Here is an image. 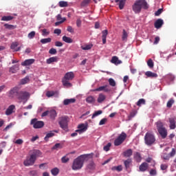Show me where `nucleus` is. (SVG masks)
I'll return each mask as SVG.
<instances>
[{"label": "nucleus", "instance_id": "obj_11", "mask_svg": "<svg viewBox=\"0 0 176 176\" xmlns=\"http://www.w3.org/2000/svg\"><path fill=\"white\" fill-rule=\"evenodd\" d=\"M94 91H104V93H109L111 91V87L108 85H103L95 89Z\"/></svg>", "mask_w": 176, "mask_h": 176}, {"label": "nucleus", "instance_id": "obj_7", "mask_svg": "<svg viewBox=\"0 0 176 176\" xmlns=\"http://www.w3.org/2000/svg\"><path fill=\"white\" fill-rule=\"evenodd\" d=\"M59 124L63 130L68 129V116H65L60 118Z\"/></svg>", "mask_w": 176, "mask_h": 176}, {"label": "nucleus", "instance_id": "obj_53", "mask_svg": "<svg viewBox=\"0 0 176 176\" xmlns=\"http://www.w3.org/2000/svg\"><path fill=\"white\" fill-rule=\"evenodd\" d=\"M61 162L62 163H68V162H69V158L67 157V155H65L61 158Z\"/></svg>", "mask_w": 176, "mask_h": 176}, {"label": "nucleus", "instance_id": "obj_31", "mask_svg": "<svg viewBox=\"0 0 176 176\" xmlns=\"http://www.w3.org/2000/svg\"><path fill=\"white\" fill-rule=\"evenodd\" d=\"M105 98H107V96H105V95H104L103 94H100L98 98V102L101 104V102L105 101Z\"/></svg>", "mask_w": 176, "mask_h": 176}, {"label": "nucleus", "instance_id": "obj_18", "mask_svg": "<svg viewBox=\"0 0 176 176\" xmlns=\"http://www.w3.org/2000/svg\"><path fill=\"white\" fill-rule=\"evenodd\" d=\"M35 63V59H26L24 62L21 63L23 67H27L28 65H32Z\"/></svg>", "mask_w": 176, "mask_h": 176}, {"label": "nucleus", "instance_id": "obj_15", "mask_svg": "<svg viewBox=\"0 0 176 176\" xmlns=\"http://www.w3.org/2000/svg\"><path fill=\"white\" fill-rule=\"evenodd\" d=\"M14 109H16V106L14 104L10 105L6 111V115H7V116H10V115H12V113L14 112Z\"/></svg>", "mask_w": 176, "mask_h": 176}, {"label": "nucleus", "instance_id": "obj_25", "mask_svg": "<svg viewBox=\"0 0 176 176\" xmlns=\"http://www.w3.org/2000/svg\"><path fill=\"white\" fill-rule=\"evenodd\" d=\"M126 0H115V2L116 3L119 2V8L122 10L124 8V5H126Z\"/></svg>", "mask_w": 176, "mask_h": 176}, {"label": "nucleus", "instance_id": "obj_48", "mask_svg": "<svg viewBox=\"0 0 176 176\" xmlns=\"http://www.w3.org/2000/svg\"><path fill=\"white\" fill-rule=\"evenodd\" d=\"M111 146H112V144L111 142H109L106 146L103 147V150L105 151V152H108V151H109Z\"/></svg>", "mask_w": 176, "mask_h": 176}, {"label": "nucleus", "instance_id": "obj_6", "mask_svg": "<svg viewBox=\"0 0 176 176\" xmlns=\"http://www.w3.org/2000/svg\"><path fill=\"white\" fill-rule=\"evenodd\" d=\"M127 138V134L124 132H122V133L114 140L115 146H119V145H122L124 140Z\"/></svg>", "mask_w": 176, "mask_h": 176}, {"label": "nucleus", "instance_id": "obj_8", "mask_svg": "<svg viewBox=\"0 0 176 176\" xmlns=\"http://www.w3.org/2000/svg\"><path fill=\"white\" fill-rule=\"evenodd\" d=\"M31 124L33 125L34 129H42L45 126V122L38 121V119L34 118L31 120Z\"/></svg>", "mask_w": 176, "mask_h": 176}, {"label": "nucleus", "instance_id": "obj_41", "mask_svg": "<svg viewBox=\"0 0 176 176\" xmlns=\"http://www.w3.org/2000/svg\"><path fill=\"white\" fill-rule=\"evenodd\" d=\"M111 170L113 171H122V170H123V167L122 166V165H119L118 166H113L111 168Z\"/></svg>", "mask_w": 176, "mask_h": 176}, {"label": "nucleus", "instance_id": "obj_60", "mask_svg": "<svg viewBox=\"0 0 176 176\" xmlns=\"http://www.w3.org/2000/svg\"><path fill=\"white\" fill-rule=\"evenodd\" d=\"M49 34H50V32L47 31V29H43L42 30V35L43 36H45V35H49Z\"/></svg>", "mask_w": 176, "mask_h": 176}, {"label": "nucleus", "instance_id": "obj_61", "mask_svg": "<svg viewBox=\"0 0 176 176\" xmlns=\"http://www.w3.org/2000/svg\"><path fill=\"white\" fill-rule=\"evenodd\" d=\"M46 96L47 97H53V96H54V91H48L47 93H46Z\"/></svg>", "mask_w": 176, "mask_h": 176}, {"label": "nucleus", "instance_id": "obj_34", "mask_svg": "<svg viewBox=\"0 0 176 176\" xmlns=\"http://www.w3.org/2000/svg\"><path fill=\"white\" fill-rule=\"evenodd\" d=\"M52 137H54V133L53 131H50V133L46 134V136L44 138L45 141L47 142L49 141V138H52Z\"/></svg>", "mask_w": 176, "mask_h": 176}, {"label": "nucleus", "instance_id": "obj_47", "mask_svg": "<svg viewBox=\"0 0 176 176\" xmlns=\"http://www.w3.org/2000/svg\"><path fill=\"white\" fill-rule=\"evenodd\" d=\"M149 174L151 176H156V175H157V170H156V168H155V169L152 168L150 170Z\"/></svg>", "mask_w": 176, "mask_h": 176}, {"label": "nucleus", "instance_id": "obj_52", "mask_svg": "<svg viewBox=\"0 0 176 176\" xmlns=\"http://www.w3.org/2000/svg\"><path fill=\"white\" fill-rule=\"evenodd\" d=\"M93 47V44H89L84 47H82V50H90Z\"/></svg>", "mask_w": 176, "mask_h": 176}, {"label": "nucleus", "instance_id": "obj_14", "mask_svg": "<svg viewBox=\"0 0 176 176\" xmlns=\"http://www.w3.org/2000/svg\"><path fill=\"white\" fill-rule=\"evenodd\" d=\"M19 46V42H13L10 45V49L13 50V52H20L21 50V46Z\"/></svg>", "mask_w": 176, "mask_h": 176}, {"label": "nucleus", "instance_id": "obj_23", "mask_svg": "<svg viewBox=\"0 0 176 176\" xmlns=\"http://www.w3.org/2000/svg\"><path fill=\"white\" fill-rule=\"evenodd\" d=\"M76 101V98L65 99L63 100V105H69V104H74Z\"/></svg>", "mask_w": 176, "mask_h": 176}, {"label": "nucleus", "instance_id": "obj_26", "mask_svg": "<svg viewBox=\"0 0 176 176\" xmlns=\"http://www.w3.org/2000/svg\"><path fill=\"white\" fill-rule=\"evenodd\" d=\"M132 155H133V150L131 148H129L123 152V156L124 157H130Z\"/></svg>", "mask_w": 176, "mask_h": 176}, {"label": "nucleus", "instance_id": "obj_30", "mask_svg": "<svg viewBox=\"0 0 176 176\" xmlns=\"http://www.w3.org/2000/svg\"><path fill=\"white\" fill-rule=\"evenodd\" d=\"M19 65H14L10 68V72L12 74H16L19 71Z\"/></svg>", "mask_w": 176, "mask_h": 176}, {"label": "nucleus", "instance_id": "obj_42", "mask_svg": "<svg viewBox=\"0 0 176 176\" xmlns=\"http://www.w3.org/2000/svg\"><path fill=\"white\" fill-rule=\"evenodd\" d=\"M102 113V110L96 111L92 115L91 119H94V118H97V116H100Z\"/></svg>", "mask_w": 176, "mask_h": 176}, {"label": "nucleus", "instance_id": "obj_37", "mask_svg": "<svg viewBox=\"0 0 176 176\" xmlns=\"http://www.w3.org/2000/svg\"><path fill=\"white\" fill-rule=\"evenodd\" d=\"M30 82V77L26 76L21 80L20 85H27Z\"/></svg>", "mask_w": 176, "mask_h": 176}, {"label": "nucleus", "instance_id": "obj_39", "mask_svg": "<svg viewBox=\"0 0 176 176\" xmlns=\"http://www.w3.org/2000/svg\"><path fill=\"white\" fill-rule=\"evenodd\" d=\"M58 173H60V170L58 168H54L51 170V173L52 175H58Z\"/></svg>", "mask_w": 176, "mask_h": 176}, {"label": "nucleus", "instance_id": "obj_16", "mask_svg": "<svg viewBox=\"0 0 176 176\" xmlns=\"http://www.w3.org/2000/svg\"><path fill=\"white\" fill-rule=\"evenodd\" d=\"M164 24V22L163 21V19H158L157 21H155L154 23V27L155 28H157V30H159V28H162Z\"/></svg>", "mask_w": 176, "mask_h": 176}, {"label": "nucleus", "instance_id": "obj_5", "mask_svg": "<svg viewBox=\"0 0 176 176\" xmlns=\"http://www.w3.org/2000/svg\"><path fill=\"white\" fill-rule=\"evenodd\" d=\"M155 141L156 138H155V135L151 132H147L144 135V144L148 146H152V145L155 144Z\"/></svg>", "mask_w": 176, "mask_h": 176}, {"label": "nucleus", "instance_id": "obj_10", "mask_svg": "<svg viewBox=\"0 0 176 176\" xmlns=\"http://www.w3.org/2000/svg\"><path fill=\"white\" fill-rule=\"evenodd\" d=\"M36 160L34 157L33 155H30V157H28L26 160L24 161L23 164L25 166H32L35 163Z\"/></svg>", "mask_w": 176, "mask_h": 176}, {"label": "nucleus", "instance_id": "obj_17", "mask_svg": "<svg viewBox=\"0 0 176 176\" xmlns=\"http://www.w3.org/2000/svg\"><path fill=\"white\" fill-rule=\"evenodd\" d=\"M169 123H170V129L171 130H174L176 127L175 123H176V118H170L168 119Z\"/></svg>", "mask_w": 176, "mask_h": 176}, {"label": "nucleus", "instance_id": "obj_54", "mask_svg": "<svg viewBox=\"0 0 176 176\" xmlns=\"http://www.w3.org/2000/svg\"><path fill=\"white\" fill-rule=\"evenodd\" d=\"M147 65L148 67H149V68H153V60H152V59H148V60L147 61Z\"/></svg>", "mask_w": 176, "mask_h": 176}, {"label": "nucleus", "instance_id": "obj_1", "mask_svg": "<svg viewBox=\"0 0 176 176\" xmlns=\"http://www.w3.org/2000/svg\"><path fill=\"white\" fill-rule=\"evenodd\" d=\"M148 8L149 6L146 0H136L132 6V10L135 13V14L141 13V10H142V9L146 10V9Z\"/></svg>", "mask_w": 176, "mask_h": 176}, {"label": "nucleus", "instance_id": "obj_21", "mask_svg": "<svg viewBox=\"0 0 176 176\" xmlns=\"http://www.w3.org/2000/svg\"><path fill=\"white\" fill-rule=\"evenodd\" d=\"M102 40L103 45H105L107 43V36L108 35V30H105L102 32Z\"/></svg>", "mask_w": 176, "mask_h": 176}, {"label": "nucleus", "instance_id": "obj_32", "mask_svg": "<svg viewBox=\"0 0 176 176\" xmlns=\"http://www.w3.org/2000/svg\"><path fill=\"white\" fill-rule=\"evenodd\" d=\"M62 39L63 42H65L66 43H72V42H74V40H72L71 37H68L67 36H63Z\"/></svg>", "mask_w": 176, "mask_h": 176}, {"label": "nucleus", "instance_id": "obj_50", "mask_svg": "<svg viewBox=\"0 0 176 176\" xmlns=\"http://www.w3.org/2000/svg\"><path fill=\"white\" fill-rule=\"evenodd\" d=\"M109 83L110 86H112V87H115V86H116V82H115V80H113V78L109 79Z\"/></svg>", "mask_w": 176, "mask_h": 176}, {"label": "nucleus", "instance_id": "obj_12", "mask_svg": "<svg viewBox=\"0 0 176 176\" xmlns=\"http://www.w3.org/2000/svg\"><path fill=\"white\" fill-rule=\"evenodd\" d=\"M19 87H14L12 89H11L9 91V97H11V98H13L14 97H16V96L17 97H19Z\"/></svg>", "mask_w": 176, "mask_h": 176}, {"label": "nucleus", "instance_id": "obj_13", "mask_svg": "<svg viewBox=\"0 0 176 176\" xmlns=\"http://www.w3.org/2000/svg\"><path fill=\"white\" fill-rule=\"evenodd\" d=\"M78 129L76 130V133H78L79 134H82V133H85V131H87V124H80L78 126Z\"/></svg>", "mask_w": 176, "mask_h": 176}, {"label": "nucleus", "instance_id": "obj_4", "mask_svg": "<svg viewBox=\"0 0 176 176\" xmlns=\"http://www.w3.org/2000/svg\"><path fill=\"white\" fill-rule=\"evenodd\" d=\"M155 124L160 135H161L163 139L166 138V137H167V129L164 127L163 122H162V121H157Z\"/></svg>", "mask_w": 176, "mask_h": 176}, {"label": "nucleus", "instance_id": "obj_49", "mask_svg": "<svg viewBox=\"0 0 176 176\" xmlns=\"http://www.w3.org/2000/svg\"><path fill=\"white\" fill-rule=\"evenodd\" d=\"M170 154L168 153H164L162 155V159H164V160H170Z\"/></svg>", "mask_w": 176, "mask_h": 176}, {"label": "nucleus", "instance_id": "obj_35", "mask_svg": "<svg viewBox=\"0 0 176 176\" xmlns=\"http://www.w3.org/2000/svg\"><path fill=\"white\" fill-rule=\"evenodd\" d=\"M13 19H14V17L12 16H3L1 18V21H11Z\"/></svg>", "mask_w": 176, "mask_h": 176}, {"label": "nucleus", "instance_id": "obj_33", "mask_svg": "<svg viewBox=\"0 0 176 176\" xmlns=\"http://www.w3.org/2000/svg\"><path fill=\"white\" fill-rule=\"evenodd\" d=\"M86 101L88 104H94V102H96V98L91 96H89L86 98Z\"/></svg>", "mask_w": 176, "mask_h": 176}, {"label": "nucleus", "instance_id": "obj_62", "mask_svg": "<svg viewBox=\"0 0 176 176\" xmlns=\"http://www.w3.org/2000/svg\"><path fill=\"white\" fill-rule=\"evenodd\" d=\"M49 53L50 54H57V50H56L55 48H51L49 50Z\"/></svg>", "mask_w": 176, "mask_h": 176}, {"label": "nucleus", "instance_id": "obj_40", "mask_svg": "<svg viewBox=\"0 0 176 176\" xmlns=\"http://www.w3.org/2000/svg\"><path fill=\"white\" fill-rule=\"evenodd\" d=\"M175 100L173 98H170L166 103L167 108H171L174 104Z\"/></svg>", "mask_w": 176, "mask_h": 176}, {"label": "nucleus", "instance_id": "obj_3", "mask_svg": "<svg viewBox=\"0 0 176 176\" xmlns=\"http://www.w3.org/2000/svg\"><path fill=\"white\" fill-rule=\"evenodd\" d=\"M75 78V74L72 72H67L63 78L62 79V83L65 87H72V84L69 82V80H72Z\"/></svg>", "mask_w": 176, "mask_h": 176}, {"label": "nucleus", "instance_id": "obj_45", "mask_svg": "<svg viewBox=\"0 0 176 176\" xmlns=\"http://www.w3.org/2000/svg\"><path fill=\"white\" fill-rule=\"evenodd\" d=\"M50 42H52V38H42L41 40V43H43V45H45V43H50Z\"/></svg>", "mask_w": 176, "mask_h": 176}, {"label": "nucleus", "instance_id": "obj_56", "mask_svg": "<svg viewBox=\"0 0 176 176\" xmlns=\"http://www.w3.org/2000/svg\"><path fill=\"white\" fill-rule=\"evenodd\" d=\"M61 148V144L60 143H56L52 148V151H54L56 149Z\"/></svg>", "mask_w": 176, "mask_h": 176}, {"label": "nucleus", "instance_id": "obj_51", "mask_svg": "<svg viewBox=\"0 0 176 176\" xmlns=\"http://www.w3.org/2000/svg\"><path fill=\"white\" fill-rule=\"evenodd\" d=\"M35 32L32 31L28 34V37L29 38V39H34V38L35 37Z\"/></svg>", "mask_w": 176, "mask_h": 176}, {"label": "nucleus", "instance_id": "obj_44", "mask_svg": "<svg viewBox=\"0 0 176 176\" xmlns=\"http://www.w3.org/2000/svg\"><path fill=\"white\" fill-rule=\"evenodd\" d=\"M145 99L142 98L137 102L136 104L138 105V107H141L142 105H145Z\"/></svg>", "mask_w": 176, "mask_h": 176}, {"label": "nucleus", "instance_id": "obj_27", "mask_svg": "<svg viewBox=\"0 0 176 176\" xmlns=\"http://www.w3.org/2000/svg\"><path fill=\"white\" fill-rule=\"evenodd\" d=\"M147 78H157V74L153 73L151 71H148L145 73Z\"/></svg>", "mask_w": 176, "mask_h": 176}, {"label": "nucleus", "instance_id": "obj_55", "mask_svg": "<svg viewBox=\"0 0 176 176\" xmlns=\"http://www.w3.org/2000/svg\"><path fill=\"white\" fill-rule=\"evenodd\" d=\"M119 58H118V56H113L111 60V63H112V64H116Z\"/></svg>", "mask_w": 176, "mask_h": 176}, {"label": "nucleus", "instance_id": "obj_38", "mask_svg": "<svg viewBox=\"0 0 176 176\" xmlns=\"http://www.w3.org/2000/svg\"><path fill=\"white\" fill-rule=\"evenodd\" d=\"M96 168V166L94 164V162L93 161L90 162L88 165L87 166V168L88 170H94Z\"/></svg>", "mask_w": 176, "mask_h": 176}, {"label": "nucleus", "instance_id": "obj_20", "mask_svg": "<svg viewBox=\"0 0 176 176\" xmlns=\"http://www.w3.org/2000/svg\"><path fill=\"white\" fill-rule=\"evenodd\" d=\"M148 167H149V165L146 162H143L140 166L139 170L142 172H145L146 170H148Z\"/></svg>", "mask_w": 176, "mask_h": 176}, {"label": "nucleus", "instance_id": "obj_22", "mask_svg": "<svg viewBox=\"0 0 176 176\" xmlns=\"http://www.w3.org/2000/svg\"><path fill=\"white\" fill-rule=\"evenodd\" d=\"M57 61H58V57H57V56H52L46 60L47 64H52L53 63H57Z\"/></svg>", "mask_w": 176, "mask_h": 176}, {"label": "nucleus", "instance_id": "obj_57", "mask_svg": "<svg viewBox=\"0 0 176 176\" xmlns=\"http://www.w3.org/2000/svg\"><path fill=\"white\" fill-rule=\"evenodd\" d=\"M135 115H137V111H131L129 116V119H133V118H134Z\"/></svg>", "mask_w": 176, "mask_h": 176}, {"label": "nucleus", "instance_id": "obj_2", "mask_svg": "<svg viewBox=\"0 0 176 176\" xmlns=\"http://www.w3.org/2000/svg\"><path fill=\"white\" fill-rule=\"evenodd\" d=\"M87 157V155H82L76 158L73 162V164L72 166V170H80V168L83 167L85 160H86Z\"/></svg>", "mask_w": 176, "mask_h": 176}, {"label": "nucleus", "instance_id": "obj_59", "mask_svg": "<svg viewBox=\"0 0 176 176\" xmlns=\"http://www.w3.org/2000/svg\"><path fill=\"white\" fill-rule=\"evenodd\" d=\"M160 168L162 171H164V170H167V168H168V166L166 164H162L160 165Z\"/></svg>", "mask_w": 176, "mask_h": 176}, {"label": "nucleus", "instance_id": "obj_63", "mask_svg": "<svg viewBox=\"0 0 176 176\" xmlns=\"http://www.w3.org/2000/svg\"><path fill=\"white\" fill-rule=\"evenodd\" d=\"M175 153H176L175 148H172L171 152L168 153V155L170 157H174V156H175Z\"/></svg>", "mask_w": 176, "mask_h": 176}, {"label": "nucleus", "instance_id": "obj_9", "mask_svg": "<svg viewBox=\"0 0 176 176\" xmlns=\"http://www.w3.org/2000/svg\"><path fill=\"white\" fill-rule=\"evenodd\" d=\"M18 100L23 101V100H25L26 101L30 98V92H27L25 91H20L18 94Z\"/></svg>", "mask_w": 176, "mask_h": 176}, {"label": "nucleus", "instance_id": "obj_36", "mask_svg": "<svg viewBox=\"0 0 176 176\" xmlns=\"http://www.w3.org/2000/svg\"><path fill=\"white\" fill-rule=\"evenodd\" d=\"M58 6L60 8H67L68 7V2L65 1H60L58 2Z\"/></svg>", "mask_w": 176, "mask_h": 176}, {"label": "nucleus", "instance_id": "obj_64", "mask_svg": "<svg viewBox=\"0 0 176 176\" xmlns=\"http://www.w3.org/2000/svg\"><path fill=\"white\" fill-rule=\"evenodd\" d=\"M89 3H90V0H84L81 3V6H87V5H89Z\"/></svg>", "mask_w": 176, "mask_h": 176}, {"label": "nucleus", "instance_id": "obj_19", "mask_svg": "<svg viewBox=\"0 0 176 176\" xmlns=\"http://www.w3.org/2000/svg\"><path fill=\"white\" fill-rule=\"evenodd\" d=\"M30 155L33 156V157L36 160V157L42 156V152L39 150L35 149L32 151V153Z\"/></svg>", "mask_w": 176, "mask_h": 176}, {"label": "nucleus", "instance_id": "obj_28", "mask_svg": "<svg viewBox=\"0 0 176 176\" xmlns=\"http://www.w3.org/2000/svg\"><path fill=\"white\" fill-rule=\"evenodd\" d=\"M48 115L51 119L54 120V119H56V117L57 116V112L56 111V110H51L49 111Z\"/></svg>", "mask_w": 176, "mask_h": 176}, {"label": "nucleus", "instance_id": "obj_46", "mask_svg": "<svg viewBox=\"0 0 176 176\" xmlns=\"http://www.w3.org/2000/svg\"><path fill=\"white\" fill-rule=\"evenodd\" d=\"M4 27L7 30H14L16 28V25H9L8 23L4 24Z\"/></svg>", "mask_w": 176, "mask_h": 176}, {"label": "nucleus", "instance_id": "obj_58", "mask_svg": "<svg viewBox=\"0 0 176 176\" xmlns=\"http://www.w3.org/2000/svg\"><path fill=\"white\" fill-rule=\"evenodd\" d=\"M107 122H108V119L102 118L99 122V126H102L103 124H105Z\"/></svg>", "mask_w": 176, "mask_h": 176}, {"label": "nucleus", "instance_id": "obj_24", "mask_svg": "<svg viewBox=\"0 0 176 176\" xmlns=\"http://www.w3.org/2000/svg\"><path fill=\"white\" fill-rule=\"evenodd\" d=\"M133 159L136 160L137 163H140L142 160V157H141V153L136 152L133 155Z\"/></svg>", "mask_w": 176, "mask_h": 176}, {"label": "nucleus", "instance_id": "obj_29", "mask_svg": "<svg viewBox=\"0 0 176 176\" xmlns=\"http://www.w3.org/2000/svg\"><path fill=\"white\" fill-rule=\"evenodd\" d=\"M127 38H129V33L124 29L122 30V41H123V42H127Z\"/></svg>", "mask_w": 176, "mask_h": 176}, {"label": "nucleus", "instance_id": "obj_43", "mask_svg": "<svg viewBox=\"0 0 176 176\" xmlns=\"http://www.w3.org/2000/svg\"><path fill=\"white\" fill-rule=\"evenodd\" d=\"M124 164L125 168H129L130 167V164H131V159H128L124 162Z\"/></svg>", "mask_w": 176, "mask_h": 176}]
</instances>
